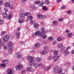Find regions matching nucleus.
<instances>
[{
	"mask_svg": "<svg viewBox=\"0 0 74 74\" xmlns=\"http://www.w3.org/2000/svg\"><path fill=\"white\" fill-rule=\"evenodd\" d=\"M27 59L29 61V65L30 66H32L33 65L35 68L38 67V65L37 64H34V61H33V57L28 56L27 57Z\"/></svg>",
	"mask_w": 74,
	"mask_h": 74,
	"instance_id": "f257e3e1",
	"label": "nucleus"
},
{
	"mask_svg": "<svg viewBox=\"0 0 74 74\" xmlns=\"http://www.w3.org/2000/svg\"><path fill=\"white\" fill-rule=\"evenodd\" d=\"M63 70L60 69L59 67L58 66H55L53 68V71L55 73H58V74L62 73Z\"/></svg>",
	"mask_w": 74,
	"mask_h": 74,
	"instance_id": "f03ea898",
	"label": "nucleus"
},
{
	"mask_svg": "<svg viewBox=\"0 0 74 74\" xmlns=\"http://www.w3.org/2000/svg\"><path fill=\"white\" fill-rule=\"evenodd\" d=\"M58 47H59V48H61V51L62 52H64L65 56H67L69 55L70 52L69 51L66 50H65V49H63V46L62 44L61 43L60 45H59Z\"/></svg>",
	"mask_w": 74,
	"mask_h": 74,
	"instance_id": "7ed1b4c3",
	"label": "nucleus"
},
{
	"mask_svg": "<svg viewBox=\"0 0 74 74\" xmlns=\"http://www.w3.org/2000/svg\"><path fill=\"white\" fill-rule=\"evenodd\" d=\"M48 49V47L47 46H45L44 47V51L43 52L41 51L40 52V54L41 55H45L47 53V50Z\"/></svg>",
	"mask_w": 74,
	"mask_h": 74,
	"instance_id": "20e7f679",
	"label": "nucleus"
},
{
	"mask_svg": "<svg viewBox=\"0 0 74 74\" xmlns=\"http://www.w3.org/2000/svg\"><path fill=\"white\" fill-rule=\"evenodd\" d=\"M15 56L16 57L17 59H21L22 58V55L21 53L20 52L17 53L15 54Z\"/></svg>",
	"mask_w": 74,
	"mask_h": 74,
	"instance_id": "39448f33",
	"label": "nucleus"
},
{
	"mask_svg": "<svg viewBox=\"0 0 74 74\" xmlns=\"http://www.w3.org/2000/svg\"><path fill=\"white\" fill-rule=\"evenodd\" d=\"M3 41L5 42H7L10 40V36L8 35H6L3 38Z\"/></svg>",
	"mask_w": 74,
	"mask_h": 74,
	"instance_id": "423d86ee",
	"label": "nucleus"
},
{
	"mask_svg": "<svg viewBox=\"0 0 74 74\" xmlns=\"http://www.w3.org/2000/svg\"><path fill=\"white\" fill-rule=\"evenodd\" d=\"M23 69V66L22 65H18L16 66V69L17 71L19 70H22Z\"/></svg>",
	"mask_w": 74,
	"mask_h": 74,
	"instance_id": "0eeeda50",
	"label": "nucleus"
},
{
	"mask_svg": "<svg viewBox=\"0 0 74 74\" xmlns=\"http://www.w3.org/2000/svg\"><path fill=\"white\" fill-rule=\"evenodd\" d=\"M39 35L40 36H42V34H45V29L44 28H42L41 29V32H39Z\"/></svg>",
	"mask_w": 74,
	"mask_h": 74,
	"instance_id": "6e6552de",
	"label": "nucleus"
},
{
	"mask_svg": "<svg viewBox=\"0 0 74 74\" xmlns=\"http://www.w3.org/2000/svg\"><path fill=\"white\" fill-rule=\"evenodd\" d=\"M36 36H40V34H39V31H37L36 32L35 34L34 33H33L31 35L32 37H36Z\"/></svg>",
	"mask_w": 74,
	"mask_h": 74,
	"instance_id": "1a4fd4ad",
	"label": "nucleus"
},
{
	"mask_svg": "<svg viewBox=\"0 0 74 74\" xmlns=\"http://www.w3.org/2000/svg\"><path fill=\"white\" fill-rule=\"evenodd\" d=\"M59 58V56L55 55L53 57V59H54L53 60V62H57L58 60V59Z\"/></svg>",
	"mask_w": 74,
	"mask_h": 74,
	"instance_id": "9d476101",
	"label": "nucleus"
},
{
	"mask_svg": "<svg viewBox=\"0 0 74 74\" xmlns=\"http://www.w3.org/2000/svg\"><path fill=\"white\" fill-rule=\"evenodd\" d=\"M6 72H8V74H13L14 72H12V69L9 68L8 69L6 70Z\"/></svg>",
	"mask_w": 74,
	"mask_h": 74,
	"instance_id": "9b49d317",
	"label": "nucleus"
},
{
	"mask_svg": "<svg viewBox=\"0 0 74 74\" xmlns=\"http://www.w3.org/2000/svg\"><path fill=\"white\" fill-rule=\"evenodd\" d=\"M20 35L21 33L20 32H18L15 33V36H16V38H17V39H18V38L20 37Z\"/></svg>",
	"mask_w": 74,
	"mask_h": 74,
	"instance_id": "f8f14e48",
	"label": "nucleus"
},
{
	"mask_svg": "<svg viewBox=\"0 0 74 74\" xmlns=\"http://www.w3.org/2000/svg\"><path fill=\"white\" fill-rule=\"evenodd\" d=\"M11 4L9 2H7L4 4L5 7H9L10 6Z\"/></svg>",
	"mask_w": 74,
	"mask_h": 74,
	"instance_id": "ddd939ff",
	"label": "nucleus"
},
{
	"mask_svg": "<svg viewBox=\"0 0 74 74\" xmlns=\"http://www.w3.org/2000/svg\"><path fill=\"white\" fill-rule=\"evenodd\" d=\"M37 17L39 19H42V15L41 14H39L37 15Z\"/></svg>",
	"mask_w": 74,
	"mask_h": 74,
	"instance_id": "4468645a",
	"label": "nucleus"
},
{
	"mask_svg": "<svg viewBox=\"0 0 74 74\" xmlns=\"http://www.w3.org/2000/svg\"><path fill=\"white\" fill-rule=\"evenodd\" d=\"M8 16V15H7V13H3L2 14V16L4 18H6Z\"/></svg>",
	"mask_w": 74,
	"mask_h": 74,
	"instance_id": "2eb2a0df",
	"label": "nucleus"
},
{
	"mask_svg": "<svg viewBox=\"0 0 74 74\" xmlns=\"http://www.w3.org/2000/svg\"><path fill=\"white\" fill-rule=\"evenodd\" d=\"M8 62H9V61H8V60H2V62L4 63L5 64H8Z\"/></svg>",
	"mask_w": 74,
	"mask_h": 74,
	"instance_id": "dca6fc26",
	"label": "nucleus"
},
{
	"mask_svg": "<svg viewBox=\"0 0 74 74\" xmlns=\"http://www.w3.org/2000/svg\"><path fill=\"white\" fill-rule=\"evenodd\" d=\"M20 17L21 19H25V15L21 13L20 14Z\"/></svg>",
	"mask_w": 74,
	"mask_h": 74,
	"instance_id": "f3484780",
	"label": "nucleus"
},
{
	"mask_svg": "<svg viewBox=\"0 0 74 74\" xmlns=\"http://www.w3.org/2000/svg\"><path fill=\"white\" fill-rule=\"evenodd\" d=\"M36 60L37 62H41V61L42 60L41 58L38 57L36 58Z\"/></svg>",
	"mask_w": 74,
	"mask_h": 74,
	"instance_id": "a211bd4d",
	"label": "nucleus"
},
{
	"mask_svg": "<svg viewBox=\"0 0 74 74\" xmlns=\"http://www.w3.org/2000/svg\"><path fill=\"white\" fill-rule=\"evenodd\" d=\"M40 43H36L35 45V47L36 48H38L40 47Z\"/></svg>",
	"mask_w": 74,
	"mask_h": 74,
	"instance_id": "6ab92c4d",
	"label": "nucleus"
},
{
	"mask_svg": "<svg viewBox=\"0 0 74 74\" xmlns=\"http://www.w3.org/2000/svg\"><path fill=\"white\" fill-rule=\"evenodd\" d=\"M0 66L1 67H6V65L4 64L1 63L0 64Z\"/></svg>",
	"mask_w": 74,
	"mask_h": 74,
	"instance_id": "aec40b11",
	"label": "nucleus"
},
{
	"mask_svg": "<svg viewBox=\"0 0 74 74\" xmlns=\"http://www.w3.org/2000/svg\"><path fill=\"white\" fill-rule=\"evenodd\" d=\"M42 9L43 11H47L48 10V9H47V6H43Z\"/></svg>",
	"mask_w": 74,
	"mask_h": 74,
	"instance_id": "412c9836",
	"label": "nucleus"
},
{
	"mask_svg": "<svg viewBox=\"0 0 74 74\" xmlns=\"http://www.w3.org/2000/svg\"><path fill=\"white\" fill-rule=\"evenodd\" d=\"M32 19H33V17L32 16H28L27 17V19L29 21H31L32 20Z\"/></svg>",
	"mask_w": 74,
	"mask_h": 74,
	"instance_id": "4be33fe9",
	"label": "nucleus"
},
{
	"mask_svg": "<svg viewBox=\"0 0 74 74\" xmlns=\"http://www.w3.org/2000/svg\"><path fill=\"white\" fill-rule=\"evenodd\" d=\"M45 3L46 5H49V4L50 3V1L48 0H46L45 1Z\"/></svg>",
	"mask_w": 74,
	"mask_h": 74,
	"instance_id": "5701e85b",
	"label": "nucleus"
},
{
	"mask_svg": "<svg viewBox=\"0 0 74 74\" xmlns=\"http://www.w3.org/2000/svg\"><path fill=\"white\" fill-rule=\"evenodd\" d=\"M72 36H73V34L70 33L68 35L67 37H68V38H70V37H71Z\"/></svg>",
	"mask_w": 74,
	"mask_h": 74,
	"instance_id": "b1692460",
	"label": "nucleus"
},
{
	"mask_svg": "<svg viewBox=\"0 0 74 74\" xmlns=\"http://www.w3.org/2000/svg\"><path fill=\"white\" fill-rule=\"evenodd\" d=\"M51 67L52 66H49V67L45 69V71H48Z\"/></svg>",
	"mask_w": 74,
	"mask_h": 74,
	"instance_id": "393cba45",
	"label": "nucleus"
},
{
	"mask_svg": "<svg viewBox=\"0 0 74 74\" xmlns=\"http://www.w3.org/2000/svg\"><path fill=\"white\" fill-rule=\"evenodd\" d=\"M12 14H9V15L8 16L7 19H10L12 18Z\"/></svg>",
	"mask_w": 74,
	"mask_h": 74,
	"instance_id": "a878e982",
	"label": "nucleus"
},
{
	"mask_svg": "<svg viewBox=\"0 0 74 74\" xmlns=\"http://www.w3.org/2000/svg\"><path fill=\"white\" fill-rule=\"evenodd\" d=\"M32 68L31 67H28L27 69V71H32Z\"/></svg>",
	"mask_w": 74,
	"mask_h": 74,
	"instance_id": "bb28decb",
	"label": "nucleus"
},
{
	"mask_svg": "<svg viewBox=\"0 0 74 74\" xmlns=\"http://www.w3.org/2000/svg\"><path fill=\"white\" fill-rule=\"evenodd\" d=\"M8 45L9 46V47H12L13 45L12 43V42H9L8 43Z\"/></svg>",
	"mask_w": 74,
	"mask_h": 74,
	"instance_id": "cd10ccee",
	"label": "nucleus"
},
{
	"mask_svg": "<svg viewBox=\"0 0 74 74\" xmlns=\"http://www.w3.org/2000/svg\"><path fill=\"white\" fill-rule=\"evenodd\" d=\"M40 37H42V38L43 39H45L47 38V35H46L42 34V36H39Z\"/></svg>",
	"mask_w": 74,
	"mask_h": 74,
	"instance_id": "c85d7f7f",
	"label": "nucleus"
},
{
	"mask_svg": "<svg viewBox=\"0 0 74 74\" xmlns=\"http://www.w3.org/2000/svg\"><path fill=\"white\" fill-rule=\"evenodd\" d=\"M4 45V43L3 42H0V49H1V47L3 46Z\"/></svg>",
	"mask_w": 74,
	"mask_h": 74,
	"instance_id": "c756f323",
	"label": "nucleus"
},
{
	"mask_svg": "<svg viewBox=\"0 0 74 74\" xmlns=\"http://www.w3.org/2000/svg\"><path fill=\"white\" fill-rule=\"evenodd\" d=\"M62 40V38L60 37H58L57 38V40L58 41H61Z\"/></svg>",
	"mask_w": 74,
	"mask_h": 74,
	"instance_id": "7c9ffc66",
	"label": "nucleus"
},
{
	"mask_svg": "<svg viewBox=\"0 0 74 74\" xmlns=\"http://www.w3.org/2000/svg\"><path fill=\"white\" fill-rule=\"evenodd\" d=\"M23 19L21 18V19H19L18 20V22L19 23H22L23 22Z\"/></svg>",
	"mask_w": 74,
	"mask_h": 74,
	"instance_id": "2f4dec72",
	"label": "nucleus"
},
{
	"mask_svg": "<svg viewBox=\"0 0 74 74\" xmlns=\"http://www.w3.org/2000/svg\"><path fill=\"white\" fill-rule=\"evenodd\" d=\"M53 52L54 55H56L58 53V51L57 50H55Z\"/></svg>",
	"mask_w": 74,
	"mask_h": 74,
	"instance_id": "473e14b6",
	"label": "nucleus"
},
{
	"mask_svg": "<svg viewBox=\"0 0 74 74\" xmlns=\"http://www.w3.org/2000/svg\"><path fill=\"white\" fill-rule=\"evenodd\" d=\"M30 15V13H29V12H26L24 14V16H27V15Z\"/></svg>",
	"mask_w": 74,
	"mask_h": 74,
	"instance_id": "72a5a7b5",
	"label": "nucleus"
},
{
	"mask_svg": "<svg viewBox=\"0 0 74 74\" xmlns=\"http://www.w3.org/2000/svg\"><path fill=\"white\" fill-rule=\"evenodd\" d=\"M38 26H39V25L38 24H35L34 25V27L35 28H37Z\"/></svg>",
	"mask_w": 74,
	"mask_h": 74,
	"instance_id": "f704fd0d",
	"label": "nucleus"
},
{
	"mask_svg": "<svg viewBox=\"0 0 74 74\" xmlns=\"http://www.w3.org/2000/svg\"><path fill=\"white\" fill-rule=\"evenodd\" d=\"M48 39L50 41H53V38H52L51 37H49Z\"/></svg>",
	"mask_w": 74,
	"mask_h": 74,
	"instance_id": "c9c22d12",
	"label": "nucleus"
},
{
	"mask_svg": "<svg viewBox=\"0 0 74 74\" xmlns=\"http://www.w3.org/2000/svg\"><path fill=\"white\" fill-rule=\"evenodd\" d=\"M40 3V1H36L34 2V3L36 4H38Z\"/></svg>",
	"mask_w": 74,
	"mask_h": 74,
	"instance_id": "e433bc0d",
	"label": "nucleus"
},
{
	"mask_svg": "<svg viewBox=\"0 0 74 74\" xmlns=\"http://www.w3.org/2000/svg\"><path fill=\"white\" fill-rule=\"evenodd\" d=\"M9 7V8L11 10H13L14 9V6L12 5H10Z\"/></svg>",
	"mask_w": 74,
	"mask_h": 74,
	"instance_id": "4c0bfd02",
	"label": "nucleus"
},
{
	"mask_svg": "<svg viewBox=\"0 0 74 74\" xmlns=\"http://www.w3.org/2000/svg\"><path fill=\"white\" fill-rule=\"evenodd\" d=\"M12 53V49H10L9 52V55H11Z\"/></svg>",
	"mask_w": 74,
	"mask_h": 74,
	"instance_id": "58836bf2",
	"label": "nucleus"
},
{
	"mask_svg": "<svg viewBox=\"0 0 74 74\" xmlns=\"http://www.w3.org/2000/svg\"><path fill=\"white\" fill-rule=\"evenodd\" d=\"M26 70H23L21 72V74H25V73H26Z\"/></svg>",
	"mask_w": 74,
	"mask_h": 74,
	"instance_id": "ea45409f",
	"label": "nucleus"
},
{
	"mask_svg": "<svg viewBox=\"0 0 74 74\" xmlns=\"http://www.w3.org/2000/svg\"><path fill=\"white\" fill-rule=\"evenodd\" d=\"M57 23H58V22L56 21H54L53 22V24L54 25H57Z\"/></svg>",
	"mask_w": 74,
	"mask_h": 74,
	"instance_id": "a19ab883",
	"label": "nucleus"
},
{
	"mask_svg": "<svg viewBox=\"0 0 74 74\" xmlns=\"http://www.w3.org/2000/svg\"><path fill=\"white\" fill-rule=\"evenodd\" d=\"M4 10L5 12V13H6V12H8V9L7 8H4Z\"/></svg>",
	"mask_w": 74,
	"mask_h": 74,
	"instance_id": "79ce46f5",
	"label": "nucleus"
},
{
	"mask_svg": "<svg viewBox=\"0 0 74 74\" xmlns=\"http://www.w3.org/2000/svg\"><path fill=\"white\" fill-rule=\"evenodd\" d=\"M30 23L31 24H33V23H34L35 21L34 20H30Z\"/></svg>",
	"mask_w": 74,
	"mask_h": 74,
	"instance_id": "37998d69",
	"label": "nucleus"
},
{
	"mask_svg": "<svg viewBox=\"0 0 74 74\" xmlns=\"http://www.w3.org/2000/svg\"><path fill=\"white\" fill-rule=\"evenodd\" d=\"M38 67H42V66H43V65L41 63L38 64Z\"/></svg>",
	"mask_w": 74,
	"mask_h": 74,
	"instance_id": "c03bdc74",
	"label": "nucleus"
},
{
	"mask_svg": "<svg viewBox=\"0 0 74 74\" xmlns=\"http://www.w3.org/2000/svg\"><path fill=\"white\" fill-rule=\"evenodd\" d=\"M66 13H67V14H71V10L67 11L66 12Z\"/></svg>",
	"mask_w": 74,
	"mask_h": 74,
	"instance_id": "a18cd8bd",
	"label": "nucleus"
},
{
	"mask_svg": "<svg viewBox=\"0 0 74 74\" xmlns=\"http://www.w3.org/2000/svg\"><path fill=\"white\" fill-rule=\"evenodd\" d=\"M64 18H61L58 20V21H63Z\"/></svg>",
	"mask_w": 74,
	"mask_h": 74,
	"instance_id": "49530a36",
	"label": "nucleus"
},
{
	"mask_svg": "<svg viewBox=\"0 0 74 74\" xmlns=\"http://www.w3.org/2000/svg\"><path fill=\"white\" fill-rule=\"evenodd\" d=\"M47 18V16L45 15H42V18L43 19H45V18Z\"/></svg>",
	"mask_w": 74,
	"mask_h": 74,
	"instance_id": "de8ad7c7",
	"label": "nucleus"
},
{
	"mask_svg": "<svg viewBox=\"0 0 74 74\" xmlns=\"http://www.w3.org/2000/svg\"><path fill=\"white\" fill-rule=\"evenodd\" d=\"M3 48L4 49H5H5H6L7 48V46H6V45H3Z\"/></svg>",
	"mask_w": 74,
	"mask_h": 74,
	"instance_id": "09e8293b",
	"label": "nucleus"
},
{
	"mask_svg": "<svg viewBox=\"0 0 74 74\" xmlns=\"http://www.w3.org/2000/svg\"><path fill=\"white\" fill-rule=\"evenodd\" d=\"M65 34H69V31L68 30H66L65 32Z\"/></svg>",
	"mask_w": 74,
	"mask_h": 74,
	"instance_id": "8fccbe9b",
	"label": "nucleus"
},
{
	"mask_svg": "<svg viewBox=\"0 0 74 74\" xmlns=\"http://www.w3.org/2000/svg\"><path fill=\"white\" fill-rule=\"evenodd\" d=\"M42 43V44H43V45H45V44H46V42H45V40H43Z\"/></svg>",
	"mask_w": 74,
	"mask_h": 74,
	"instance_id": "3c124183",
	"label": "nucleus"
},
{
	"mask_svg": "<svg viewBox=\"0 0 74 74\" xmlns=\"http://www.w3.org/2000/svg\"><path fill=\"white\" fill-rule=\"evenodd\" d=\"M56 41H53L52 42V44L53 45H55V44H56Z\"/></svg>",
	"mask_w": 74,
	"mask_h": 74,
	"instance_id": "603ef678",
	"label": "nucleus"
},
{
	"mask_svg": "<svg viewBox=\"0 0 74 74\" xmlns=\"http://www.w3.org/2000/svg\"><path fill=\"white\" fill-rule=\"evenodd\" d=\"M21 2H23V3H25L27 0H21Z\"/></svg>",
	"mask_w": 74,
	"mask_h": 74,
	"instance_id": "864d4df0",
	"label": "nucleus"
},
{
	"mask_svg": "<svg viewBox=\"0 0 74 74\" xmlns=\"http://www.w3.org/2000/svg\"><path fill=\"white\" fill-rule=\"evenodd\" d=\"M20 12L22 13H24V12H25V10L23 9H21V10Z\"/></svg>",
	"mask_w": 74,
	"mask_h": 74,
	"instance_id": "5fc2aeb1",
	"label": "nucleus"
},
{
	"mask_svg": "<svg viewBox=\"0 0 74 74\" xmlns=\"http://www.w3.org/2000/svg\"><path fill=\"white\" fill-rule=\"evenodd\" d=\"M1 34L2 35H4L5 34H6V32H1Z\"/></svg>",
	"mask_w": 74,
	"mask_h": 74,
	"instance_id": "6e6d98bb",
	"label": "nucleus"
},
{
	"mask_svg": "<svg viewBox=\"0 0 74 74\" xmlns=\"http://www.w3.org/2000/svg\"><path fill=\"white\" fill-rule=\"evenodd\" d=\"M3 23V20H0V24H2Z\"/></svg>",
	"mask_w": 74,
	"mask_h": 74,
	"instance_id": "4d7b16f0",
	"label": "nucleus"
},
{
	"mask_svg": "<svg viewBox=\"0 0 74 74\" xmlns=\"http://www.w3.org/2000/svg\"><path fill=\"white\" fill-rule=\"evenodd\" d=\"M70 48H71V47L69 46L67 48L66 50V51H67V50H68V49H70Z\"/></svg>",
	"mask_w": 74,
	"mask_h": 74,
	"instance_id": "13d9d810",
	"label": "nucleus"
},
{
	"mask_svg": "<svg viewBox=\"0 0 74 74\" xmlns=\"http://www.w3.org/2000/svg\"><path fill=\"white\" fill-rule=\"evenodd\" d=\"M3 4V2H2V1H0V5H1Z\"/></svg>",
	"mask_w": 74,
	"mask_h": 74,
	"instance_id": "bf43d9fd",
	"label": "nucleus"
},
{
	"mask_svg": "<svg viewBox=\"0 0 74 74\" xmlns=\"http://www.w3.org/2000/svg\"><path fill=\"white\" fill-rule=\"evenodd\" d=\"M4 56H7V54L6 53H4Z\"/></svg>",
	"mask_w": 74,
	"mask_h": 74,
	"instance_id": "052dcab7",
	"label": "nucleus"
},
{
	"mask_svg": "<svg viewBox=\"0 0 74 74\" xmlns=\"http://www.w3.org/2000/svg\"><path fill=\"white\" fill-rule=\"evenodd\" d=\"M62 9H65L66 8V6H63L62 7H61Z\"/></svg>",
	"mask_w": 74,
	"mask_h": 74,
	"instance_id": "680f3d73",
	"label": "nucleus"
},
{
	"mask_svg": "<svg viewBox=\"0 0 74 74\" xmlns=\"http://www.w3.org/2000/svg\"><path fill=\"white\" fill-rule=\"evenodd\" d=\"M45 24V23H44V22H42L40 23V24L41 25H44Z\"/></svg>",
	"mask_w": 74,
	"mask_h": 74,
	"instance_id": "e2e57ef3",
	"label": "nucleus"
},
{
	"mask_svg": "<svg viewBox=\"0 0 74 74\" xmlns=\"http://www.w3.org/2000/svg\"><path fill=\"white\" fill-rule=\"evenodd\" d=\"M43 5H44V3H42L40 5V6H43Z\"/></svg>",
	"mask_w": 74,
	"mask_h": 74,
	"instance_id": "0e129e2a",
	"label": "nucleus"
},
{
	"mask_svg": "<svg viewBox=\"0 0 74 74\" xmlns=\"http://www.w3.org/2000/svg\"><path fill=\"white\" fill-rule=\"evenodd\" d=\"M71 53H72V54H74V50H72L71 51Z\"/></svg>",
	"mask_w": 74,
	"mask_h": 74,
	"instance_id": "69168bd1",
	"label": "nucleus"
},
{
	"mask_svg": "<svg viewBox=\"0 0 74 74\" xmlns=\"http://www.w3.org/2000/svg\"><path fill=\"white\" fill-rule=\"evenodd\" d=\"M30 10H33V6H31L30 8Z\"/></svg>",
	"mask_w": 74,
	"mask_h": 74,
	"instance_id": "338daca9",
	"label": "nucleus"
},
{
	"mask_svg": "<svg viewBox=\"0 0 74 74\" xmlns=\"http://www.w3.org/2000/svg\"><path fill=\"white\" fill-rule=\"evenodd\" d=\"M51 59V57L49 56L48 58V60H50Z\"/></svg>",
	"mask_w": 74,
	"mask_h": 74,
	"instance_id": "774afa93",
	"label": "nucleus"
}]
</instances>
